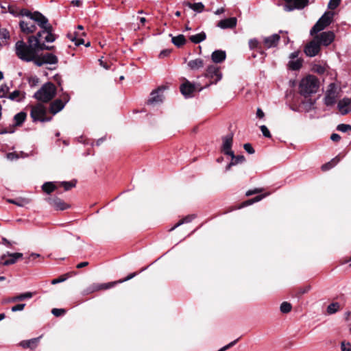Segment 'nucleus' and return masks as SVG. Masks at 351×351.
<instances>
[{"mask_svg":"<svg viewBox=\"0 0 351 351\" xmlns=\"http://www.w3.org/2000/svg\"><path fill=\"white\" fill-rule=\"evenodd\" d=\"M319 88V81L314 75H308L303 78L299 86L300 93L304 97H308L315 93Z\"/></svg>","mask_w":351,"mask_h":351,"instance_id":"3","label":"nucleus"},{"mask_svg":"<svg viewBox=\"0 0 351 351\" xmlns=\"http://www.w3.org/2000/svg\"><path fill=\"white\" fill-rule=\"evenodd\" d=\"M171 42L176 47H180L186 43V40L184 35L180 34L176 36H172Z\"/></svg>","mask_w":351,"mask_h":351,"instance_id":"32","label":"nucleus"},{"mask_svg":"<svg viewBox=\"0 0 351 351\" xmlns=\"http://www.w3.org/2000/svg\"><path fill=\"white\" fill-rule=\"evenodd\" d=\"M341 0H330L328 8L330 10H334L338 7Z\"/></svg>","mask_w":351,"mask_h":351,"instance_id":"48","label":"nucleus"},{"mask_svg":"<svg viewBox=\"0 0 351 351\" xmlns=\"http://www.w3.org/2000/svg\"><path fill=\"white\" fill-rule=\"evenodd\" d=\"M256 117L259 119H263L265 117V113L259 108L256 110Z\"/></svg>","mask_w":351,"mask_h":351,"instance_id":"61","label":"nucleus"},{"mask_svg":"<svg viewBox=\"0 0 351 351\" xmlns=\"http://www.w3.org/2000/svg\"><path fill=\"white\" fill-rule=\"evenodd\" d=\"M228 156L231 157V161L226 167V171H229V170H230V169L232 166L243 163L245 161V158L244 156H243V155L235 156L234 154V152H232V154H230Z\"/></svg>","mask_w":351,"mask_h":351,"instance_id":"22","label":"nucleus"},{"mask_svg":"<svg viewBox=\"0 0 351 351\" xmlns=\"http://www.w3.org/2000/svg\"><path fill=\"white\" fill-rule=\"evenodd\" d=\"M291 308H292L291 304L289 302H283L280 304V311L282 313H289L291 311Z\"/></svg>","mask_w":351,"mask_h":351,"instance_id":"42","label":"nucleus"},{"mask_svg":"<svg viewBox=\"0 0 351 351\" xmlns=\"http://www.w3.org/2000/svg\"><path fill=\"white\" fill-rule=\"evenodd\" d=\"M204 60L201 58H196L195 60H191L188 62V66L191 70H197L204 66Z\"/></svg>","mask_w":351,"mask_h":351,"instance_id":"26","label":"nucleus"},{"mask_svg":"<svg viewBox=\"0 0 351 351\" xmlns=\"http://www.w3.org/2000/svg\"><path fill=\"white\" fill-rule=\"evenodd\" d=\"M315 103V100L310 98L306 99L305 101H302V104L304 106L306 111L311 110Z\"/></svg>","mask_w":351,"mask_h":351,"instance_id":"40","label":"nucleus"},{"mask_svg":"<svg viewBox=\"0 0 351 351\" xmlns=\"http://www.w3.org/2000/svg\"><path fill=\"white\" fill-rule=\"evenodd\" d=\"M47 201L57 210H64L69 207L67 204L58 197H49Z\"/></svg>","mask_w":351,"mask_h":351,"instance_id":"16","label":"nucleus"},{"mask_svg":"<svg viewBox=\"0 0 351 351\" xmlns=\"http://www.w3.org/2000/svg\"><path fill=\"white\" fill-rule=\"evenodd\" d=\"M226 53L223 50H215L211 54V59L215 63H221L225 60Z\"/></svg>","mask_w":351,"mask_h":351,"instance_id":"25","label":"nucleus"},{"mask_svg":"<svg viewBox=\"0 0 351 351\" xmlns=\"http://www.w3.org/2000/svg\"><path fill=\"white\" fill-rule=\"evenodd\" d=\"M136 274H137L136 272H134V273H132L130 275H128L125 278L119 280L118 281H114V282H108V283L99 284V285H93L91 287V289H92L91 291L93 292V291H97L101 290V289H110L118 283H122L123 282L128 281V280L133 278L134 277H135L136 276Z\"/></svg>","mask_w":351,"mask_h":351,"instance_id":"10","label":"nucleus"},{"mask_svg":"<svg viewBox=\"0 0 351 351\" xmlns=\"http://www.w3.org/2000/svg\"><path fill=\"white\" fill-rule=\"evenodd\" d=\"M20 15L27 16L28 20L34 21L40 27L42 32L45 34L44 39L47 43H53L56 40V36L52 34V26L48 23V19L39 12H31L28 10H21Z\"/></svg>","mask_w":351,"mask_h":351,"instance_id":"2","label":"nucleus"},{"mask_svg":"<svg viewBox=\"0 0 351 351\" xmlns=\"http://www.w3.org/2000/svg\"><path fill=\"white\" fill-rule=\"evenodd\" d=\"M9 38H10V33L7 29H3L0 30V38L8 39Z\"/></svg>","mask_w":351,"mask_h":351,"instance_id":"54","label":"nucleus"},{"mask_svg":"<svg viewBox=\"0 0 351 351\" xmlns=\"http://www.w3.org/2000/svg\"><path fill=\"white\" fill-rule=\"evenodd\" d=\"M51 313L54 316L59 317L64 315L66 311L64 308H53Z\"/></svg>","mask_w":351,"mask_h":351,"instance_id":"46","label":"nucleus"},{"mask_svg":"<svg viewBox=\"0 0 351 351\" xmlns=\"http://www.w3.org/2000/svg\"><path fill=\"white\" fill-rule=\"evenodd\" d=\"M341 308L339 302H332L327 306L326 312L328 315H332L338 312Z\"/></svg>","mask_w":351,"mask_h":351,"instance_id":"34","label":"nucleus"},{"mask_svg":"<svg viewBox=\"0 0 351 351\" xmlns=\"http://www.w3.org/2000/svg\"><path fill=\"white\" fill-rule=\"evenodd\" d=\"M21 95V92L19 90H14L12 93H11L9 95V99L11 100H16L19 101L21 99L19 98Z\"/></svg>","mask_w":351,"mask_h":351,"instance_id":"45","label":"nucleus"},{"mask_svg":"<svg viewBox=\"0 0 351 351\" xmlns=\"http://www.w3.org/2000/svg\"><path fill=\"white\" fill-rule=\"evenodd\" d=\"M239 339H237L235 340H234L233 341H231L230 343L224 346L223 347L221 348L219 350L217 351H226L228 349L230 348L231 347L234 346L237 342L239 341Z\"/></svg>","mask_w":351,"mask_h":351,"instance_id":"49","label":"nucleus"},{"mask_svg":"<svg viewBox=\"0 0 351 351\" xmlns=\"http://www.w3.org/2000/svg\"><path fill=\"white\" fill-rule=\"evenodd\" d=\"M44 35L42 32H38L36 36H29L28 45L23 40L17 41L15 44V52L18 58L25 62H31L39 51L51 50L53 47L40 43Z\"/></svg>","mask_w":351,"mask_h":351,"instance_id":"1","label":"nucleus"},{"mask_svg":"<svg viewBox=\"0 0 351 351\" xmlns=\"http://www.w3.org/2000/svg\"><path fill=\"white\" fill-rule=\"evenodd\" d=\"M171 51L170 50H168V49H165V50H162L160 54H159V57L160 58H164L165 56H167L169 55Z\"/></svg>","mask_w":351,"mask_h":351,"instance_id":"62","label":"nucleus"},{"mask_svg":"<svg viewBox=\"0 0 351 351\" xmlns=\"http://www.w3.org/2000/svg\"><path fill=\"white\" fill-rule=\"evenodd\" d=\"M195 217V215H188L178 222L173 227H172L170 230H173L180 226V225L191 222Z\"/></svg>","mask_w":351,"mask_h":351,"instance_id":"38","label":"nucleus"},{"mask_svg":"<svg viewBox=\"0 0 351 351\" xmlns=\"http://www.w3.org/2000/svg\"><path fill=\"white\" fill-rule=\"evenodd\" d=\"M243 148L250 154H252L255 152L254 149L252 147L250 143L244 144Z\"/></svg>","mask_w":351,"mask_h":351,"instance_id":"53","label":"nucleus"},{"mask_svg":"<svg viewBox=\"0 0 351 351\" xmlns=\"http://www.w3.org/2000/svg\"><path fill=\"white\" fill-rule=\"evenodd\" d=\"M337 129L340 132H347L348 131H351V125L341 123L337 125Z\"/></svg>","mask_w":351,"mask_h":351,"instance_id":"43","label":"nucleus"},{"mask_svg":"<svg viewBox=\"0 0 351 351\" xmlns=\"http://www.w3.org/2000/svg\"><path fill=\"white\" fill-rule=\"evenodd\" d=\"M85 36L84 32H75L73 33H69L67 34L68 38L73 42H75V44L77 46L84 44V40L83 39V36Z\"/></svg>","mask_w":351,"mask_h":351,"instance_id":"23","label":"nucleus"},{"mask_svg":"<svg viewBox=\"0 0 351 351\" xmlns=\"http://www.w3.org/2000/svg\"><path fill=\"white\" fill-rule=\"evenodd\" d=\"M62 185L64 186L65 191H69L75 186L73 182H62Z\"/></svg>","mask_w":351,"mask_h":351,"instance_id":"51","label":"nucleus"},{"mask_svg":"<svg viewBox=\"0 0 351 351\" xmlns=\"http://www.w3.org/2000/svg\"><path fill=\"white\" fill-rule=\"evenodd\" d=\"M40 337H41L33 338V339H31L27 341H22L21 343V344L23 348H29L31 349H34L37 346Z\"/></svg>","mask_w":351,"mask_h":351,"instance_id":"28","label":"nucleus"},{"mask_svg":"<svg viewBox=\"0 0 351 351\" xmlns=\"http://www.w3.org/2000/svg\"><path fill=\"white\" fill-rule=\"evenodd\" d=\"M71 3L74 6L80 7L82 5V1H80V0H73L71 1Z\"/></svg>","mask_w":351,"mask_h":351,"instance_id":"64","label":"nucleus"},{"mask_svg":"<svg viewBox=\"0 0 351 351\" xmlns=\"http://www.w3.org/2000/svg\"><path fill=\"white\" fill-rule=\"evenodd\" d=\"M194 90V86L189 82L182 84L180 86V92L186 98L191 97Z\"/></svg>","mask_w":351,"mask_h":351,"instance_id":"24","label":"nucleus"},{"mask_svg":"<svg viewBox=\"0 0 351 351\" xmlns=\"http://www.w3.org/2000/svg\"><path fill=\"white\" fill-rule=\"evenodd\" d=\"M162 88H158L156 90H153L150 94V97L148 99V104H158L162 103L163 101V95L161 94L162 91Z\"/></svg>","mask_w":351,"mask_h":351,"instance_id":"19","label":"nucleus"},{"mask_svg":"<svg viewBox=\"0 0 351 351\" xmlns=\"http://www.w3.org/2000/svg\"><path fill=\"white\" fill-rule=\"evenodd\" d=\"M341 349L342 351H351V343L348 342L346 343L344 341L341 343Z\"/></svg>","mask_w":351,"mask_h":351,"instance_id":"52","label":"nucleus"},{"mask_svg":"<svg viewBox=\"0 0 351 351\" xmlns=\"http://www.w3.org/2000/svg\"><path fill=\"white\" fill-rule=\"evenodd\" d=\"M320 51V45L315 38L309 42L304 48V53L307 56L314 57L318 54Z\"/></svg>","mask_w":351,"mask_h":351,"instance_id":"14","label":"nucleus"},{"mask_svg":"<svg viewBox=\"0 0 351 351\" xmlns=\"http://www.w3.org/2000/svg\"><path fill=\"white\" fill-rule=\"evenodd\" d=\"M34 21L32 20H23L19 23V26L22 32L26 34H29L36 31V27L34 24Z\"/></svg>","mask_w":351,"mask_h":351,"instance_id":"17","label":"nucleus"},{"mask_svg":"<svg viewBox=\"0 0 351 351\" xmlns=\"http://www.w3.org/2000/svg\"><path fill=\"white\" fill-rule=\"evenodd\" d=\"M289 67L293 71L300 69L302 65V62L300 60H292L289 63Z\"/></svg>","mask_w":351,"mask_h":351,"instance_id":"41","label":"nucleus"},{"mask_svg":"<svg viewBox=\"0 0 351 351\" xmlns=\"http://www.w3.org/2000/svg\"><path fill=\"white\" fill-rule=\"evenodd\" d=\"M206 38V33L204 32H202L195 35H192V36H189V40L195 44H198V43L204 41Z\"/></svg>","mask_w":351,"mask_h":351,"instance_id":"31","label":"nucleus"},{"mask_svg":"<svg viewBox=\"0 0 351 351\" xmlns=\"http://www.w3.org/2000/svg\"><path fill=\"white\" fill-rule=\"evenodd\" d=\"M27 114L24 112H20L14 115V121L16 126H20L25 121Z\"/></svg>","mask_w":351,"mask_h":351,"instance_id":"33","label":"nucleus"},{"mask_svg":"<svg viewBox=\"0 0 351 351\" xmlns=\"http://www.w3.org/2000/svg\"><path fill=\"white\" fill-rule=\"evenodd\" d=\"M237 19L235 17L221 20L217 23V27L221 29H232L237 26Z\"/></svg>","mask_w":351,"mask_h":351,"instance_id":"21","label":"nucleus"},{"mask_svg":"<svg viewBox=\"0 0 351 351\" xmlns=\"http://www.w3.org/2000/svg\"><path fill=\"white\" fill-rule=\"evenodd\" d=\"M185 4L189 8H190L191 9L194 10L195 12H199V13L202 12L204 10V4L202 3H201V2L194 3H191L187 2Z\"/></svg>","mask_w":351,"mask_h":351,"instance_id":"35","label":"nucleus"},{"mask_svg":"<svg viewBox=\"0 0 351 351\" xmlns=\"http://www.w3.org/2000/svg\"><path fill=\"white\" fill-rule=\"evenodd\" d=\"M70 97L68 94H63L61 99H57L54 100L50 105V112L53 114H56V113L61 111L65 104L69 101Z\"/></svg>","mask_w":351,"mask_h":351,"instance_id":"9","label":"nucleus"},{"mask_svg":"<svg viewBox=\"0 0 351 351\" xmlns=\"http://www.w3.org/2000/svg\"><path fill=\"white\" fill-rule=\"evenodd\" d=\"M261 131L265 137L270 138L271 134L266 125H263L260 127Z\"/></svg>","mask_w":351,"mask_h":351,"instance_id":"47","label":"nucleus"},{"mask_svg":"<svg viewBox=\"0 0 351 351\" xmlns=\"http://www.w3.org/2000/svg\"><path fill=\"white\" fill-rule=\"evenodd\" d=\"M88 265V262L84 261V262L80 263L79 264L77 265L76 267L77 269H81L82 267L87 266Z\"/></svg>","mask_w":351,"mask_h":351,"instance_id":"63","label":"nucleus"},{"mask_svg":"<svg viewBox=\"0 0 351 351\" xmlns=\"http://www.w3.org/2000/svg\"><path fill=\"white\" fill-rule=\"evenodd\" d=\"M248 45L251 50L257 49L260 53H263V51H262V49L260 45V43L256 38L250 39L248 42Z\"/></svg>","mask_w":351,"mask_h":351,"instance_id":"37","label":"nucleus"},{"mask_svg":"<svg viewBox=\"0 0 351 351\" xmlns=\"http://www.w3.org/2000/svg\"><path fill=\"white\" fill-rule=\"evenodd\" d=\"M342 157L339 155L337 156L334 158H332L330 162L323 165L322 166V169L323 171H327L335 167L341 160Z\"/></svg>","mask_w":351,"mask_h":351,"instance_id":"30","label":"nucleus"},{"mask_svg":"<svg viewBox=\"0 0 351 351\" xmlns=\"http://www.w3.org/2000/svg\"><path fill=\"white\" fill-rule=\"evenodd\" d=\"M337 93L336 90V86L334 84H330L325 94L324 102L327 106H333L337 100Z\"/></svg>","mask_w":351,"mask_h":351,"instance_id":"11","label":"nucleus"},{"mask_svg":"<svg viewBox=\"0 0 351 351\" xmlns=\"http://www.w3.org/2000/svg\"><path fill=\"white\" fill-rule=\"evenodd\" d=\"M65 280H66V278H64L63 276H60L59 278H55V279L52 280H51V284L52 285H56L58 283L64 282Z\"/></svg>","mask_w":351,"mask_h":351,"instance_id":"58","label":"nucleus"},{"mask_svg":"<svg viewBox=\"0 0 351 351\" xmlns=\"http://www.w3.org/2000/svg\"><path fill=\"white\" fill-rule=\"evenodd\" d=\"M340 138H341V136L338 134H336V133H333L330 136V139L335 142L339 141L340 140Z\"/></svg>","mask_w":351,"mask_h":351,"instance_id":"59","label":"nucleus"},{"mask_svg":"<svg viewBox=\"0 0 351 351\" xmlns=\"http://www.w3.org/2000/svg\"><path fill=\"white\" fill-rule=\"evenodd\" d=\"M334 12H326L316 22L310 31V34L313 36L327 27L332 21Z\"/></svg>","mask_w":351,"mask_h":351,"instance_id":"6","label":"nucleus"},{"mask_svg":"<svg viewBox=\"0 0 351 351\" xmlns=\"http://www.w3.org/2000/svg\"><path fill=\"white\" fill-rule=\"evenodd\" d=\"M286 3L284 5V10L291 12L295 9H302L308 3V0H284Z\"/></svg>","mask_w":351,"mask_h":351,"instance_id":"12","label":"nucleus"},{"mask_svg":"<svg viewBox=\"0 0 351 351\" xmlns=\"http://www.w3.org/2000/svg\"><path fill=\"white\" fill-rule=\"evenodd\" d=\"M47 108L41 104H37L31 107L30 116L34 122L50 121L51 120L52 117H47Z\"/></svg>","mask_w":351,"mask_h":351,"instance_id":"5","label":"nucleus"},{"mask_svg":"<svg viewBox=\"0 0 351 351\" xmlns=\"http://www.w3.org/2000/svg\"><path fill=\"white\" fill-rule=\"evenodd\" d=\"M204 76L210 80V83L206 86L208 87L210 84H217L219 82L222 78V73L218 66L212 64L207 67Z\"/></svg>","mask_w":351,"mask_h":351,"instance_id":"7","label":"nucleus"},{"mask_svg":"<svg viewBox=\"0 0 351 351\" xmlns=\"http://www.w3.org/2000/svg\"><path fill=\"white\" fill-rule=\"evenodd\" d=\"M7 202L15 204L18 206L23 207L25 204H27L29 203V200L27 198H20L17 199H8Z\"/></svg>","mask_w":351,"mask_h":351,"instance_id":"36","label":"nucleus"},{"mask_svg":"<svg viewBox=\"0 0 351 351\" xmlns=\"http://www.w3.org/2000/svg\"><path fill=\"white\" fill-rule=\"evenodd\" d=\"M6 157L10 160H14L19 158V156L15 152H10L7 154Z\"/></svg>","mask_w":351,"mask_h":351,"instance_id":"57","label":"nucleus"},{"mask_svg":"<svg viewBox=\"0 0 351 351\" xmlns=\"http://www.w3.org/2000/svg\"><path fill=\"white\" fill-rule=\"evenodd\" d=\"M23 254L22 253L6 252L0 256V264L4 266L13 265L17 262L19 259L22 258Z\"/></svg>","mask_w":351,"mask_h":351,"instance_id":"8","label":"nucleus"},{"mask_svg":"<svg viewBox=\"0 0 351 351\" xmlns=\"http://www.w3.org/2000/svg\"><path fill=\"white\" fill-rule=\"evenodd\" d=\"M310 289H311V286L310 285L306 286L304 288L300 289L299 293L300 294H304V293L308 292Z\"/></svg>","mask_w":351,"mask_h":351,"instance_id":"60","label":"nucleus"},{"mask_svg":"<svg viewBox=\"0 0 351 351\" xmlns=\"http://www.w3.org/2000/svg\"><path fill=\"white\" fill-rule=\"evenodd\" d=\"M32 61L34 62L36 65L38 66H41L43 64H45L42 56H37L36 55L34 59Z\"/></svg>","mask_w":351,"mask_h":351,"instance_id":"50","label":"nucleus"},{"mask_svg":"<svg viewBox=\"0 0 351 351\" xmlns=\"http://www.w3.org/2000/svg\"><path fill=\"white\" fill-rule=\"evenodd\" d=\"M280 36L278 34H274L270 36L264 37L263 43L267 49L275 47L278 45Z\"/></svg>","mask_w":351,"mask_h":351,"instance_id":"20","label":"nucleus"},{"mask_svg":"<svg viewBox=\"0 0 351 351\" xmlns=\"http://www.w3.org/2000/svg\"><path fill=\"white\" fill-rule=\"evenodd\" d=\"M264 197H265V195H258L256 197H255L254 198L252 199H250V200H247V202H245L244 203V204L245 206H247V205H250V204H252L253 203H255V202H259L261 201Z\"/></svg>","mask_w":351,"mask_h":351,"instance_id":"44","label":"nucleus"},{"mask_svg":"<svg viewBox=\"0 0 351 351\" xmlns=\"http://www.w3.org/2000/svg\"><path fill=\"white\" fill-rule=\"evenodd\" d=\"M45 64H54L58 62V58L53 53H47L41 56Z\"/></svg>","mask_w":351,"mask_h":351,"instance_id":"27","label":"nucleus"},{"mask_svg":"<svg viewBox=\"0 0 351 351\" xmlns=\"http://www.w3.org/2000/svg\"><path fill=\"white\" fill-rule=\"evenodd\" d=\"M39 82V79L37 77H31L29 79V84L31 86H36Z\"/></svg>","mask_w":351,"mask_h":351,"instance_id":"56","label":"nucleus"},{"mask_svg":"<svg viewBox=\"0 0 351 351\" xmlns=\"http://www.w3.org/2000/svg\"><path fill=\"white\" fill-rule=\"evenodd\" d=\"M233 144V134L230 133L222 137L221 152L225 155L232 154V146Z\"/></svg>","mask_w":351,"mask_h":351,"instance_id":"15","label":"nucleus"},{"mask_svg":"<svg viewBox=\"0 0 351 351\" xmlns=\"http://www.w3.org/2000/svg\"><path fill=\"white\" fill-rule=\"evenodd\" d=\"M42 189L47 193L49 194L56 189V186L53 182H45L42 186Z\"/></svg>","mask_w":351,"mask_h":351,"instance_id":"39","label":"nucleus"},{"mask_svg":"<svg viewBox=\"0 0 351 351\" xmlns=\"http://www.w3.org/2000/svg\"><path fill=\"white\" fill-rule=\"evenodd\" d=\"M33 293L32 292H25L21 294H19L18 295H16L14 297H12L10 299V302H16L18 301H22L26 299H30L33 297Z\"/></svg>","mask_w":351,"mask_h":351,"instance_id":"29","label":"nucleus"},{"mask_svg":"<svg viewBox=\"0 0 351 351\" xmlns=\"http://www.w3.org/2000/svg\"><path fill=\"white\" fill-rule=\"evenodd\" d=\"M56 88L51 82L45 83L34 93V98L42 102L51 101L56 95Z\"/></svg>","mask_w":351,"mask_h":351,"instance_id":"4","label":"nucleus"},{"mask_svg":"<svg viewBox=\"0 0 351 351\" xmlns=\"http://www.w3.org/2000/svg\"><path fill=\"white\" fill-rule=\"evenodd\" d=\"M337 108L342 115L351 112V99L345 97L339 101Z\"/></svg>","mask_w":351,"mask_h":351,"instance_id":"18","label":"nucleus"},{"mask_svg":"<svg viewBox=\"0 0 351 351\" xmlns=\"http://www.w3.org/2000/svg\"><path fill=\"white\" fill-rule=\"evenodd\" d=\"M25 306V304H19L12 307V311L16 312L19 311H23Z\"/></svg>","mask_w":351,"mask_h":351,"instance_id":"55","label":"nucleus"},{"mask_svg":"<svg viewBox=\"0 0 351 351\" xmlns=\"http://www.w3.org/2000/svg\"><path fill=\"white\" fill-rule=\"evenodd\" d=\"M335 34L332 31L324 32L320 34L314 36L315 40L319 42V45H322L324 46H328L330 45L335 40Z\"/></svg>","mask_w":351,"mask_h":351,"instance_id":"13","label":"nucleus"}]
</instances>
